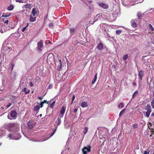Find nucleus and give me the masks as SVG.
I'll return each instance as SVG.
<instances>
[{"label":"nucleus","mask_w":154,"mask_h":154,"mask_svg":"<svg viewBox=\"0 0 154 154\" xmlns=\"http://www.w3.org/2000/svg\"><path fill=\"white\" fill-rule=\"evenodd\" d=\"M145 110H146V116L147 117H149L150 114L152 112V108L149 104H147L144 108Z\"/></svg>","instance_id":"1"},{"label":"nucleus","mask_w":154,"mask_h":154,"mask_svg":"<svg viewBox=\"0 0 154 154\" xmlns=\"http://www.w3.org/2000/svg\"><path fill=\"white\" fill-rule=\"evenodd\" d=\"M14 8L13 6L12 5H10L7 8V9L8 11H12Z\"/></svg>","instance_id":"21"},{"label":"nucleus","mask_w":154,"mask_h":154,"mask_svg":"<svg viewBox=\"0 0 154 154\" xmlns=\"http://www.w3.org/2000/svg\"><path fill=\"white\" fill-rule=\"evenodd\" d=\"M91 147L89 145H87V146H85L82 149V151L83 154H87L88 152H89L91 151Z\"/></svg>","instance_id":"2"},{"label":"nucleus","mask_w":154,"mask_h":154,"mask_svg":"<svg viewBox=\"0 0 154 154\" xmlns=\"http://www.w3.org/2000/svg\"><path fill=\"white\" fill-rule=\"evenodd\" d=\"M137 21L136 19H133L131 21V26L134 28H136L137 26Z\"/></svg>","instance_id":"8"},{"label":"nucleus","mask_w":154,"mask_h":154,"mask_svg":"<svg viewBox=\"0 0 154 154\" xmlns=\"http://www.w3.org/2000/svg\"><path fill=\"white\" fill-rule=\"evenodd\" d=\"M153 97H154V92L153 93Z\"/></svg>","instance_id":"62"},{"label":"nucleus","mask_w":154,"mask_h":154,"mask_svg":"<svg viewBox=\"0 0 154 154\" xmlns=\"http://www.w3.org/2000/svg\"><path fill=\"white\" fill-rule=\"evenodd\" d=\"M75 96L74 95L73 97H72V101H73L74 99H75Z\"/></svg>","instance_id":"51"},{"label":"nucleus","mask_w":154,"mask_h":154,"mask_svg":"<svg viewBox=\"0 0 154 154\" xmlns=\"http://www.w3.org/2000/svg\"><path fill=\"white\" fill-rule=\"evenodd\" d=\"M143 75V72L141 71H140L138 74L139 78L140 80H142V77Z\"/></svg>","instance_id":"17"},{"label":"nucleus","mask_w":154,"mask_h":154,"mask_svg":"<svg viewBox=\"0 0 154 154\" xmlns=\"http://www.w3.org/2000/svg\"><path fill=\"white\" fill-rule=\"evenodd\" d=\"M97 4L99 6L104 9H106L109 7V6L108 5L104 3H98Z\"/></svg>","instance_id":"9"},{"label":"nucleus","mask_w":154,"mask_h":154,"mask_svg":"<svg viewBox=\"0 0 154 154\" xmlns=\"http://www.w3.org/2000/svg\"><path fill=\"white\" fill-rule=\"evenodd\" d=\"M49 87L50 88V87H51V86H50V85H49Z\"/></svg>","instance_id":"63"},{"label":"nucleus","mask_w":154,"mask_h":154,"mask_svg":"<svg viewBox=\"0 0 154 154\" xmlns=\"http://www.w3.org/2000/svg\"><path fill=\"white\" fill-rule=\"evenodd\" d=\"M17 113L15 110H12L11 112V113L8 116V119L11 120L13 119L14 118L16 117Z\"/></svg>","instance_id":"3"},{"label":"nucleus","mask_w":154,"mask_h":154,"mask_svg":"<svg viewBox=\"0 0 154 154\" xmlns=\"http://www.w3.org/2000/svg\"><path fill=\"white\" fill-rule=\"evenodd\" d=\"M57 128V127H56V128L55 129L54 131H53V132L50 135V137H52L54 134V133H55V131H56V128Z\"/></svg>","instance_id":"39"},{"label":"nucleus","mask_w":154,"mask_h":154,"mask_svg":"<svg viewBox=\"0 0 154 154\" xmlns=\"http://www.w3.org/2000/svg\"><path fill=\"white\" fill-rule=\"evenodd\" d=\"M28 25H29V23H27L26 26V27H27V26H28Z\"/></svg>","instance_id":"60"},{"label":"nucleus","mask_w":154,"mask_h":154,"mask_svg":"<svg viewBox=\"0 0 154 154\" xmlns=\"http://www.w3.org/2000/svg\"><path fill=\"white\" fill-rule=\"evenodd\" d=\"M60 118H60V116H59L58 117V118L57 119L58 123H57V126H58L60 124V123H61V121Z\"/></svg>","instance_id":"24"},{"label":"nucleus","mask_w":154,"mask_h":154,"mask_svg":"<svg viewBox=\"0 0 154 154\" xmlns=\"http://www.w3.org/2000/svg\"><path fill=\"white\" fill-rule=\"evenodd\" d=\"M55 103V101H53V102L52 103L50 104V107L51 108L53 109L54 106V104Z\"/></svg>","instance_id":"26"},{"label":"nucleus","mask_w":154,"mask_h":154,"mask_svg":"<svg viewBox=\"0 0 154 154\" xmlns=\"http://www.w3.org/2000/svg\"><path fill=\"white\" fill-rule=\"evenodd\" d=\"M151 116H154V112H152L151 114Z\"/></svg>","instance_id":"56"},{"label":"nucleus","mask_w":154,"mask_h":154,"mask_svg":"<svg viewBox=\"0 0 154 154\" xmlns=\"http://www.w3.org/2000/svg\"><path fill=\"white\" fill-rule=\"evenodd\" d=\"M22 91L24 92L26 94H27L30 93V91L29 90H27L26 88L25 87L22 90Z\"/></svg>","instance_id":"18"},{"label":"nucleus","mask_w":154,"mask_h":154,"mask_svg":"<svg viewBox=\"0 0 154 154\" xmlns=\"http://www.w3.org/2000/svg\"><path fill=\"white\" fill-rule=\"evenodd\" d=\"M17 136L15 137L14 136V134L13 135L11 134H10L8 135V137L10 139L17 140L19 139L20 137V135L19 134H17Z\"/></svg>","instance_id":"7"},{"label":"nucleus","mask_w":154,"mask_h":154,"mask_svg":"<svg viewBox=\"0 0 154 154\" xmlns=\"http://www.w3.org/2000/svg\"><path fill=\"white\" fill-rule=\"evenodd\" d=\"M97 48L100 50H102L103 48V44L101 42H100L97 45Z\"/></svg>","instance_id":"13"},{"label":"nucleus","mask_w":154,"mask_h":154,"mask_svg":"<svg viewBox=\"0 0 154 154\" xmlns=\"http://www.w3.org/2000/svg\"><path fill=\"white\" fill-rule=\"evenodd\" d=\"M150 154H154V152H152V151H151V153H150Z\"/></svg>","instance_id":"58"},{"label":"nucleus","mask_w":154,"mask_h":154,"mask_svg":"<svg viewBox=\"0 0 154 154\" xmlns=\"http://www.w3.org/2000/svg\"><path fill=\"white\" fill-rule=\"evenodd\" d=\"M77 109H76V108H75V109H74V110H73V112L74 113H76L77 111Z\"/></svg>","instance_id":"49"},{"label":"nucleus","mask_w":154,"mask_h":154,"mask_svg":"<svg viewBox=\"0 0 154 154\" xmlns=\"http://www.w3.org/2000/svg\"><path fill=\"white\" fill-rule=\"evenodd\" d=\"M125 109H124L120 112L119 114V116L120 117L125 112Z\"/></svg>","instance_id":"28"},{"label":"nucleus","mask_w":154,"mask_h":154,"mask_svg":"<svg viewBox=\"0 0 154 154\" xmlns=\"http://www.w3.org/2000/svg\"><path fill=\"white\" fill-rule=\"evenodd\" d=\"M133 85H134V86H136V85H137V84L135 82H133Z\"/></svg>","instance_id":"52"},{"label":"nucleus","mask_w":154,"mask_h":154,"mask_svg":"<svg viewBox=\"0 0 154 154\" xmlns=\"http://www.w3.org/2000/svg\"><path fill=\"white\" fill-rule=\"evenodd\" d=\"M88 128L87 127H85V128L84 129V131H83V133L84 134H85L88 131Z\"/></svg>","instance_id":"25"},{"label":"nucleus","mask_w":154,"mask_h":154,"mask_svg":"<svg viewBox=\"0 0 154 154\" xmlns=\"http://www.w3.org/2000/svg\"><path fill=\"white\" fill-rule=\"evenodd\" d=\"M124 107V106L123 103H121L120 104H119L118 105V107L119 108L121 107L122 108H123Z\"/></svg>","instance_id":"34"},{"label":"nucleus","mask_w":154,"mask_h":154,"mask_svg":"<svg viewBox=\"0 0 154 154\" xmlns=\"http://www.w3.org/2000/svg\"><path fill=\"white\" fill-rule=\"evenodd\" d=\"M43 103L42 102H41L40 103V107L42 108L43 106Z\"/></svg>","instance_id":"44"},{"label":"nucleus","mask_w":154,"mask_h":154,"mask_svg":"<svg viewBox=\"0 0 154 154\" xmlns=\"http://www.w3.org/2000/svg\"><path fill=\"white\" fill-rule=\"evenodd\" d=\"M32 7V6L31 4H25L22 7V8H26V10H28L29 11L31 9Z\"/></svg>","instance_id":"11"},{"label":"nucleus","mask_w":154,"mask_h":154,"mask_svg":"<svg viewBox=\"0 0 154 154\" xmlns=\"http://www.w3.org/2000/svg\"><path fill=\"white\" fill-rule=\"evenodd\" d=\"M6 14L7 15H9V17L11 15V13H6Z\"/></svg>","instance_id":"50"},{"label":"nucleus","mask_w":154,"mask_h":154,"mask_svg":"<svg viewBox=\"0 0 154 154\" xmlns=\"http://www.w3.org/2000/svg\"><path fill=\"white\" fill-rule=\"evenodd\" d=\"M14 28V27H11V29H13Z\"/></svg>","instance_id":"61"},{"label":"nucleus","mask_w":154,"mask_h":154,"mask_svg":"<svg viewBox=\"0 0 154 154\" xmlns=\"http://www.w3.org/2000/svg\"><path fill=\"white\" fill-rule=\"evenodd\" d=\"M12 104L11 103H9L8 104L6 105L7 108H8L10 107L11 105Z\"/></svg>","instance_id":"40"},{"label":"nucleus","mask_w":154,"mask_h":154,"mask_svg":"<svg viewBox=\"0 0 154 154\" xmlns=\"http://www.w3.org/2000/svg\"><path fill=\"white\" fill-rule=\"evenodd\" d=\"M29 85L31 87H32L33 86L34 84L32 82H30V83H29Z\"/></svg>","instance_id":"47"},{"label":"nucleus","mask_w":154,"mask_h":154,"mask_svg":"<svg viewBox=\"0 0 154 154\" xmlns=\"http://www.w3.org/2000/svg\"><path fill=\"white\" fill-rule=\"evenodd\" d=\"M151 104L152 108L154 109V98L152 99V100L151 101Z\"/></svg>","instance_id":"29"},{"label":"nucleus","mask_w":154,"mask_h":154,"mask_svg":"<svg viewBox=\"0 0 154 154\" xmlns=\"http://www.w3.org/2000/svg\"><path fill=\"white\" fill-rule=\"evenodd\" d=\"M49 27L51 28H52L53 26V24L52 23H51L49 25Z\"/></svg>","instance_id":"42"},{"label":"nucleus","mask_w":154,"mask_h":154,"mask_svg":"<svg viewBox=\"0 0 154 154\" xmlns=\"http://www.w3.org/2000/svg\"><path fill=\"white\" fill-rule=\"evenodd\" d=\"M135 49V50H136V51L137 52H139V50L137 49V48H135L134 49Z\"/></svg>","instance_id":"54"},{"label":"nucleus","mask_w":154,"mask_h":154,"mask_svg":"<svg viewBox=\"0 0 154 154\" xmlns=\"http://www.w3.org/2000/svg\"><path fill=\"white\" fill-rule=\"evenodd\" d=\"M42 40H41L40 42L37 44V49L38 51H42V48L43 47V45L42 42Z\"/></svg>","instance_id":"6"},{"label":"nucleus","mask_w":154,"mask_h":154,"mask_svg":"<svg viewBox=\"0 0 154 154\" xmlns=\"http://www.w3.org/2000/svg\"><path fill=\"white\" fill-rule=\"evenodd\" d=\"M66 108V104H64L60 109V113L61 114L60 118H62L65 113Z\"/></svg>","instance_id":"5"},{"label":"nucleus","mask_w":154,"mask_h":154,"mask_svg":"<svg viewBox=\"0 0 154 154\" xmlns=\"http://www.w3.org/2000/svg\"><path fill=\"white\" fill-rule=\"evenodd\" d=\"M1 109H4V107H1Z\"/></svg>","instance_id":"59"},{"label":"nucleus","mask_w":154,"mask_h":154,"mask_svg":"<svg viewBox=\"0 0 154 154\" xmlns=\"http://www.w3.org/2000/svg\"><path fill=\"white\" fill-rule=\"evenodd\" d=\"M122 32V31L121 30H117L116 31V33L117 35H119Z\"/></svg>","instance_id":"33"},{"label":"nucleus","mask_w":154,"mask_h":154,"mask_svg":"<svg viewBox=\"0 0 154 154\" xmlns=\"http://www.w3.org/2000/svg\"><path fill=\"white\" fill-rule=\"evenodd\" d=\"M149 151L148 152L147 151H146V150L143 151V152H142V153L143 154H149Z\"/></svg>","instance_id":"37"},{"label":"nucleus","mask_w":154,"mask_h":154,"mask_svg":"<svg viewBox=\"0 0 154 154\" xmlns=\"http://www.w3.org/2000/svg\"><path fill=\"white\" fill-rule=\"evenodd\" d=\"M40 108V106L39 105H37L34 106V109L35 111H37Z\"/></svg>","instance_id":"22"},{"label":"nucleus","mask_w":154,"mask_h":154,"mask_svg":"<svg viewBox=\"0 0 154 154\" xmlns=\"http://www.w3.org/2000/svg\"><path fill=\"white\" fill-rule=\"evenodd\" d=\"M29 129H32L35 125V124L32 121H29L27 123Z\"/></svg>","instance_id":"10"},{"label":"nucleus","mask_w":154,"mask_h":154,"mask_svg":"<svg viewBox=\"0 0 154 154\" xmlns=\"http://www.w3.org/2000/svg\"><path fill=\"white\" fill-rule=\"evenodd\" d=\"M42 102L43 103H46L47 104L49 103V101L47 102L46 100H44Z\"/></svg>","instance_id":"46"},{"label":"nucleus","mask_w":154,"mask_h":154,"mask_svg":"<svg viewBox=\"0 0 154 154\" xmlns=\"http://www.w3.org/2000/svg\"><path fill=\"white\" fill-rule=\"evenodd\" d=\"M133 127L134 128H136L137 127L138 125L137 124H134L133 125Z\"/></svg>","instance_id":"38"},{"label":"nucleus","mask_w":154,"mask_h":154,"mask_svg":"<svg viewBox=\"0 0 154 154\" xmlns=\"http://www.w3.org/2000/svg\"><path fill=\"white\" fill-rule=\"evenodd\" d=\"M26 26H25V27H24L22 29V31L23 32H24L25 31V30L26 29Z\"/></svg>","instance_id":"45"},{"label":"nucleus","mask_w":154,"mask_h":154,"mask_svg":"<svg viewBox=\"0 0 154 154\" xmlns=\"http://www.w3.org/2000/svg\"><path fill=\"white\" fill-rule=\"evenodd\" d=\"M97 20V19H96L95 20L93 23H92V24H93Z\"/></svg>","instance_id":"57"},{"label":"nucleus","mask_w":154,"mask_h":154,"mask_svg":"<svg viewBox=\"0 0 154 154\" xmlns=\"http://www.w3.org/2000/svg\"><path fill=\"white\" fill-rule=\"evenodd\" d=\"M70 32H73L74 31V29L73 28H72L70 29Z\"/></svg>","instance_id":"48"},{"label":"nucleus","mask_w":154,"mask_h":154,"mask_svg":"<svg viewBox=\"0 0 154 154\" xmlns=\"http://www.w3.org/2000/svg\"><path fill=\"white\" fill-rule=\"evenodd\" d=\"M138 94V91H136L133 94L132 96V98H134L136 96L137 94Z\"/></svg>","instance_id":"32"},{"label":"nucleus","mask_w":154,"mask_h":154,"mask_svg":"<svg viewBox=\"0 0 154 154\" xmlns=\"http://www.w3.org/2000/svg\"><path fill=\"white\" fill-rule=\"evenodd\" d=\"M135 35V36H140V34H137V35Z\"/></svg>","instance_id":"55"},{"label":"nucleus","mask_w":154,"mask_h":154,"mask_svg":"<svg viewBox=\"0 0 154 154\" xmlns=\"http://www.w3.org/2000/svg\"><path fill=\"white\" fill-rule=\"evenodd\" d=\"M9 17V15H7L6 14V13H3V14L2 15L1 17Z\"/></svg>","instance_id":"35"},{"label":"nucleus","mask_w":154,"mask_h":154,"mask_svg":"<svg viewBox=\"0 0 154 154\" xmlns=\"http://www.w3.org/2000/svg\"><path fill=\"white\" fill-rule=\"evenodd\" d=\"M28 10H26V9H23L22 12V13H24L25 14H27V13H29Z\"/></svg>","instance_id":"27"},{"label":"nucleus","mask_w":154,"mask_h":154,"mask_svg":"<svg viewBox=\"0 0 154 154\" xmlns=\"http://www.w3.org/2000/svg\"><path fill=\"white\" fill-rule=\"evenodd\" d=\"M38 99L41 100L42 99V98L41 97H38Z\"/></svg>","instance_id":"53"},{"label":"nucleus","mask_w":154,"mask_h":154,"mask_svg":"<svg viewBox=\"0 0 154 154\" xmlns=\"http://www.w3.org/2000/svg\"><path fill=\"white\" fill-rule=\"evenodd\" d=\"M97 73H96L94 76V79L92 81L91 83H92V84H94V83L95 82V81L97 79Z\"/></svg>","instance_id":"19"},{"label":"nucleus","mask_w":154,"mask_h":154,"mask_svg":"<svg viewBox=\"0 0 154 154\" xmlns=\"http://www.w3.org/2000/svg\"><path fill=\"white\" fill-rule=\"evenodd\" d=\"M137 15L138 18L139 19H140L142 17V14L140 12H138L137 13Z\"/></svg>","instance_id":"23"},{"label":"nucleus","mask_w":154,"mask_h":154,"mask_svg":"<svg viewBox=\"0 0 154 154\" xmlns=\"http://www.w3.org/2000/svg\"><path fill=\"white\" fill-rule=\"evenodd\" d=\"M80 106L82 108H85L88 107V105L87 102H83L81 103Z\"/></svg>","instance_id":"16"},{"label":"nucleus","mask_w":154,"mask_h":154,"mask_svg":"<svg viewBox=\"0 0 154 154\" xmlns=\"http://www.w3.org/2000/svg\"><path fill=\"white\" fill-rule=\"evenodd\" d=\"M150 132H151V134L150 135V137H151L152 135V134H154V130H152Z\"/></svg>","instance_id":"41"},{"label":"nucleus","mask_w":154,"mask_h":154,"mask_svg":"<svg viewBox=\"0 0 154 154\" xmlns=\"http://www.w3.org/2000/svg\"><path fill=\"white\" fill-rule=\"evenodd\" d=\"M59 61L60 63L59 66H58L57 67V70L58 71H60L61 70L62 68V65L61 59H59Z\"/></svg>","instance_id":"14"},{"label":"nucleus","mask_w":154,"mask_h":154,"mask_svg":"<svg viewBox=\"0 0 154 154\" xmlns=\"http://www.w3.org/2000/svg\"><path fill=\"white\" fill-rule=\"evenodd\" d=\"M16 2H18L19 3H23V2L22 0H16Z\"/></svg>","instance_id":"43"},{"label":"nucleus","mask_w":154,"mask_h":154,"mask_svg":"<svg viewBox=\"0 0 154 154\" xmlns=\"http://www.w3.org/2000/svg\"><path fill=\"white\" fill-rule=\"evenodd\" d=\"M18 124L17 123H10L8 124V127L11 130L15 131V129H17V128Z\"/></svg>","instance_id":"4"},{"label":"nucleus","mask_w":154,"mask_h":154,"mask_svg":"<svg viewBox=\"0 0 154 154\" xmlns=\"http://www.w3.org/2000/svg\"><path fill=\"white\" fill-rule=\"evenodd\" d=\"M32 14H31L29 16V21L30 22H34L36 20V17H33Z\"/></svg>","instance_id":"12"},{"label":"nucleus","mask_w":154,"mask_h":154,"mask_svg":"<svg viewBox=\"0 0 154 154\" xmlns=\"http://www.w3.org/2000/svg\"><path fill=\"white\" fill-rule=\"evenodd\" d=\"M128 57V55L125 54L123 57V59L124 60H125L127 59Z\"/></svg>","instance_id":"30"},{"label":"nucleus","mask_w":154,"mask_h":154,"mask_svg":"<svg viewBox=\"0 0 154 154\" xmlns=\"http://www.w3.org/2000/svg\"><path fill=\"white\" fill-rule=\"evenodd\" d=\"M1 21L4 22V23H6V24H8L9 21L8 20H7L4 22V19L2 18L1 19Z\"/></svg>","instance_id":"31"},{"label":"nucleus","mask_w":154,"mask_h":154,"mask_svg":"<svg viewBox=\"0 0 154 154\" xmlns=\"http://www.w3.org/2000/svg\"><path fill=\"white\" fill-rule=\"evenodd\" d=\"M36 12L35 11V8H33L32 11V15L33 16V17H35L36 15L35 14L36 13Z\"/></svg>","instance_id":"20"},{"label":"nucleus","mask_w":154,"mask_h":154,"mask_svg":"<svg viewBox=\"0 0 154 154\" xmlns=\"http://www.w3.org/2000/svg\"><path fill=\"white\" fill-rule=\"evenodd\" d=\"M54 54L53 53H51L49 54L47 57V60H49L50 61H51V60L52 61L53 60V58L52 57V56Z\"/></svg>","instance_id":"15"},{"label":"nucleus","mask_w":154,"mask_h":154,"mask_svg":"<svg viewBox=\"0 0 154 154\" xmlns=\"http://www.w3.org/2000/svg\"><path fill=\"white\" fill-rule=\"evenodd\" d=\"M148 26L149 28L151 29L153 31L154 30V28L150 24H149Z\"/></svg>","instance_id":"36"},{"label":"nucleus","mask_w":154,"mask_h":154,"mask_svg":"<svg viewBox=\"0 0 154 154\" xmlns=\"http://www.w3.org/2000/svg\"><path fill=\"white\" fill-rule=\"evenodd\" d=\"M49 87L50 88V87H51V86H50V85H49Z\"/></svg>","instance_id":"64"}]
</instances>
